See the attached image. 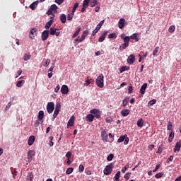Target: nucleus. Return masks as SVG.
Returning a JSON list of instances; mask_svg holds the SVG:
<instances>
[{
    "label": "nucleus",
    "mask_w": 181,
    "mask_h": 181,
    "mask_svg": "<svg viewBox=\"0 0 181 181\" xmlns=\"http://www.w3.org/2000/svg\"><path fill=\"white\" fill-rule=\"evenodd\" d=\"M119 176H121V171H117L115 175V180H119Z\"/></svg>",
    "instance_id": "obj_40"
},
{
    "label": "nucleus",
    "mask_w": 181,
    "mask_h": 181,
    "mask_svg": "<svg viewBox=\"0 0 181 181\" xmlns=\"http://www.w3.org/2000/svg\"><path fill=\"white\" fill-rule=\"evenodd\" d=\"M173 127V125L172 124V122H168L167 124V130L168 131H173V129H172Z\"/></svg>",
    "instance_id": "obj_27"
},
{
    "label": "nucleus",
    "mask_w": 181,
    "mask_h": 181,
    "mask_svg": "<svg viewBox=\"0 0 181 181\" xmlns=\"http://www.w3.org/2000/svg\"><path fill=\"white\" fill-rule=\"evenodd\" d=\"M180 148H181V141H178L176 143L175 146L174 148V152H180Z\"/></svg>",
    "instance_id": "obj_14"
},
{
    "label": "nucleus",
    "mask_w": 181,
    "mask_h": 181,
    "mask_svg": "<svg viewBox=\"0 0 181 181\" xmlns=\"http://www.w3.org/2000/svg\"><path fill=\"white\" fill-rule=\"evenodd\" d=\"M112 169H114V163H111L105 168L103 170L104 175H111L112 173Z\"/></svg>",
    "instance_id": "obj_2"
},
{
    "label": "nucleus",
    "mask_w": 181,
    "mask_h": 181,
    "mask_svg": "<svg viewBox=\"0 0 181 181\" xmlns=\"http://www.w3.org/2000/svg\"><path fill=\"white\" fill-rule=\"evenodd\" d=\"M124 43H126V45H129V40H131V37L129 36H126L123 38Z\"/></svg>",
    "instance_id": "obj_33"
},
{
    "label": "nucleus",
    "mask_w": 181,
    "mask_h": 181,
    "mask_svg": "<svg viewBox=\"0 0 181 181\" xmlns=\"http://www.w3.org/2000/svg\"><path fill=\"white\" fill-rule=\"evenodd\" d=\"M49 64H50V59H47L45 60V64H44V66H45V67H47V66H49Z\"/></svg>",
    "instance_id": "obj_57"
},
{
    "label": "nucleus",
    "mask_w": 181,
    "mask_h": 181,
    "mask_svg": "<svg viewBox=\"0 0 181 181\" xmlns=\"http://www.w3.org/2000/svg\"><path fill=\"white\" fill-rule=\"evenodd\" d=\"M37 29L33 28H31L30 31V39H35V36H37Z\"/></svg>",
    "instance_id": "obj_7"
},
{
    "label": "nucleus",
    "mask_w": 181,
    "mask_h": 181,
    "mask_svg": "<svg viewBox=\"0 0 181 181\" xmlns=\"http://www.w3.org/2000/svg\"><path fill=\"white\" fill-rule=\"evenodd\" d=\"M45 115V112L42 110H40L38 113V119L41 122H43V117Z\"/></svg>",
    "instance_id": "obj_20"
},
{
    "label": "nucleus",
    "mask_w": 181,
    "mask_h": 181,
    "mask_svg": "<svg viewBox=\"0 0 181 181\" xmlns=\"http://www.w3.org/2000/svg\"><path fill=\"white\" fill-rule=\"evenodd\" d=\"M121 114H122V117H128V115H129V110H128V109L122 110L121 111Z\"/></svg>",
    "instance_id": "obj_18"
},
{
    "label": "nucleus",
    "mask_w": 181,
    "mask_h": 181,
    "mask_svg": "<svg viewBox=\"0 0 181 181\" xmlns=\"http://www.w3.org/2000/svg\"><path fill=\"white\" fill-rule=\"evenodd\" d=\"M89 5L91 8L95 6V5H97V0H91Z\"/></svg>",
    "instance_id": "obj_41"
},
{
    "label": "nucleus",
    "mask_w": 181,
    "mask_h": 181,
    "mask_svg": "<svg viewBox=\"0 0 181 181\" xmlns=\"http://www.w3.org/2000/svg\"><path fill=\"white\" fill-rule=\"evenodd\" d=\"M62 108V105L60 103H57L55 106V110L60 111V109Z\"/></svg>",
    "instance_id": "obj_47"
},
{
    "label": "nucleus",
    "mask_w": 181,
    "mask_h": 181,
    "mask_svg": "<svg viewBox=\"0 0 181 181\" xmlns=\"http://www.w3.org/2000/svg\"><path fill=\"white\" fill-rule=\"evenodd\" d=\"M71 157V151H68L66 154V158H70Z\"/></svg>",
    "instance_id": "obj_63"
},
{
    "label": "nucleus",
    "mask_w": 181,
    "mask_h": 181,
    "mask_svg": "<svg viewBox=\"0 0 181 181\" xmlns=\"http://www.w3.org/2000/svg\"><path fill=\"white\" fill-rule=\"evenodd\" d=\"M49 34L52 36H54V35L56 36H59V35H60V30H59L57 28H50Z\"/></svg>",
    "instance_id": "obj_6"
},
{
    "label": "nucleus",
    "mask_w": 181,
    "mask_h": 181,
    "mask_svg": "<svg viewBox=\"0 0 181 181\" xmlns=\"http://www.w3.org/2000/svg\"><path fill=\"white\" fill-rule=\"evenodd\" d=\"M134 62H135V55L131 54L127 59V63H129V64H134Z\"/></svg>",
    "instance_id": "obj_13"
},
{
    "label": "nucleus",
    "mask_w": 181,
    "mask_h": 181,
    "mask_svg": "<svg viewBox=\"0 0 181 181\" xmlns=\"http://www.w3.org/2000/svg\"><path fill=\"white\" fill-rule=\"evenodd\" d=\"M125 18H120L118 22V26L119 29H122L126 25Z\"/></svg>",
    "instance_id": "obj_10"
},
{
    "label": "nucleus",
    "mask_w": 181,
    "mask_h": 181,
    "mask_svg": "<svg viewBox=\"0 0 181 181\" xmlns=\"http://www.w3.org/2000/svg\"><path fill=\"white\" fill-rule=\"evenodd\" d=\"M129 142V138H128L127 136L125 137L124 139V145H128V143Z\"/></svg>",
    "instance_id": "obj_61"
},
{
    "label": "nucleus",
    "mask_w": 181,
    "mask_h": 181,
    "mask_svg": "<svg viewBox=\"0 0 181 181\" xmlns=\"http://www.w3.org/2000/svg\"><path fill=\"white\" fill-rule=\"evenodd\" d=\"M127 71V66H122L119 69L120 73H124V71Z\"/></svg>",
    "instance_id": "obj_60"
},
{
    "label": "nucleus",
    "mask_w": 181,
    "mask_h": 181,
    "mask_svg": "<svg viewBox=\"0 0 181 181\" xmlns=\"http://www.w3.org/2000/svg\"><path fill=\"white\" fill-rule=\"evenodd\" d=\"M124 179H127V180H129V177H131V173L128 172L124 175Z\"/></svg>",
    "instance_id": "obj_48"
},
{
    "label": "nucleus",
    "mask_w": 181,
    "mask_h": 181,
    "mask_svg": "<svg viewBox=\"0 0 181 181\" xmlns=\"http://www.w3.org/2000/svg\"><path fill=\"white\" fill-rule=\"evenodd\" d=\"M101 138H102L103 141H105V142H107V141H108V134H107V132L104 129L102 130Z\"/></svg>",
    "instance_id": "obj_11"
},
{
    "label": "nucleus",
    "mask_w": 181,
    "mask_h": 181,
    "mask_svg": "<svg viewBox=\"0 0 181 181\" xmlns=\"http://www.w3.org/2000/svg\"><path fill=\"white\" fill-rule=\"evenodd\" d=\"M125 138H127V134L124 136H120V137L117 139V142L119 144L121 142H124V141H125Z\"/></svg>",
    "instance_id": "obj_34"
},
{
    "label": "nucleus",
    "mask_w": 181,
    "mask_h": 181,
    "mask_svg": "<svg viewBox=\"0 0 181 181\" xmlns=\"http://www.w3.org/2000/svg\"><path fill=\"white\" fill-rule=\"evenodd\" d=\"M129 101V98L127 97L126 98H124L122 100V105L124 107H127V105H128V102Z\"/></svg>",
    "instance_id": "obj_30"
},
{
    "label": "nucleus",
    "mask_w": 181,
    "mask_h": 181,
    "mask_svg": "<svg viewBox=\"0 0 181 181\" xmlns=\"http://www.w3.org/2000/svg\"><path fill=\"white\" fill-rule=\"evenodd\" d=\"M90 4V0H84L83 3V6H88V4Z\"/></svg>",
    "instance_id": "obj_52"
},
{
    "label": "nucleus",
    "mask_w": 181,
    "mask_h": 181,
    "mask_svg": "<svg viewBox=\"0 0 181 181\" xmlns=\"http://www.w3.org/2000/svg\"><path fill=\"white\" fill-rule=\"evenodd\" d=\"M114 37L117 38V34L113 33L108 35V39H114Z\"/></svg>",
    "instance_id": "obj_44"
},
{
    "label": "nucleus",
    "mask_w": 181,
    "mask_h": 181,
    "mask_svg": "<svg viewBox=\"0 0 181 181\" xmlns=\"http://www.w3.org/2000/svg\"><path fill=\"white\" fill-rule=\"evenodd\" d=\"M27 181H33V173L32 172L28 173Z\"/></svg>",
    "instance_id": "obj_26"
},
{
    "label": "nucleus",
    "mask_w": 181,
    "mask_h": 181,
    "mask_svg": "<svg viewBox=\"0 0 181 181\" xmlns=\"http://www.w3.org/2000/svg\"><path fill=\"white\" fill-rule=\"evenodd\" d=\"M129 37H130V39L135 40V42H139V38H138V33H134Z\"/></svg>",
    "instance_id": "obj_24"
},
{
    "label": "nucleus",
    "mask_w": 181,
    "mask_h": 181,
    "mask_svg": "<svg viewBox=\"0 0 181 181\" xmlns=\"http://www.w3.org/2000/svg\"><path fill=\"white\" fill-rule=\"evenodd\" d=\"M90 112L93 115V118H97L98 119L101 118V111L99 109H92Z\"/></svg>",
    "instance_id": "obj_3"
},
{
    "label": "nucleus",
    "mask_w": 181,
    "mask_h": 181,
    "mask_svg": "<svg viewBox=\"0 0 181 181\" xmlns=\"http://www.w3.org/2000/svg\"><path fill=\"white\" fill-rule=\"evenodd\" d=\"M90 84H91V81H90V79H87L86 81V82L84 83L83 86H85L86 87H87V86H90Z\"/></svg>",
    "instance_id": "obj_58"
},
{
    "label": "nucleus",
    "mask_w": 181,
    "mask_h": 181,
    "mask_svg": "<svg viewBox=\"0 0 181 181\" xmlns=\"http://www.w3.org/2000/svg\"><path fill=\"white\" fill-rule=\"evenodd\" d=\"M35 136H30L28 139V145L29 146H32L33 145V143L35 142Z\"/></svg>",
    "instance_id": "obj_19"
},
{
    "label": "nucleus",
    "mask_w": 181,
    "mask_h": 181,
    "mask_svg": "<svg viewBox=\"0 0 181 181\" xmlns=\"http://www.w3.org/2000/svg\"><path fill=\"white\" fill-rule=\"evenodd\" d=\"M159 52V47H156L153 52V56H156Z\"/></svg>",
    "instance_id": "obj_42"
},
{
    "label": "nucleus",
    "mask_w": 181,
    "mask_h": 181,
    "mask_svg": "<svg viewBox=\"0 0 181 181\" xmlns=\"http://www.w3.org/2000/svg\"><path fill=\"white\" fill-rule=\"evenodd\" d=\"M30 57H31L30 55L25 54L24 55V60H25V62H28V60H29L30 59Z\"/></svg>",
    "instance_id": "obj_55"
},
{
    "label": "nucleus",
    "mask_w": 181,
    "mask_h": 181,
    "mask_svg": "<svg viewBox=\"0 0 181 181\" xmlns=\"http://www.w3.org/2000/svg\"><path fill=\"white\" fill-rule=\"evenodd\" d=\"M59 19H60L62 23H65L67 19V17L66 16V14H61Z\"/></svg>",
    "instance_id": "obj_25"
},
{
    "label": "nucleus",
    "mask_w": 181,
    "mask_h": 181,
    "mask_svg": "<svg viewBox=\"0 0 181 181\" xmlns=\"http://www.w3.org/2000/svg\"><path fill=\"white\" fill-rule=\"evenodd\" d=\"M74 16V14H73L71 13H69L68 16H67V20L68 21H72Z\"/></svg>",
    "instance_id": "obj_46"
},
{
    "label": "nucleus",
    "mask_w": 181,
    "mask_h": 181,
    "mask_svg": "<svg viewBox=\"0 0 181 181\" xmlns=\"http://www.w3.org/2000/svg\"><path fill=\"white\" fill-rule=\"evenodd\" d=\"M163 151V148H162V146H159L158 148V151H157V153H162V152Z\"/></svg>",
    "instance_id": "obj_62"
},
{
    "label": "nucleus",
    "mask_w": 181,
    "mask_h": 181,
    "mask_svg": "<svg viewBox=\"0 0 181 181\" xmlns=\"http://www.w3.org/2000/svg\"><path fill=\"white\" fill-rule=\"evenodd\" d=\"M73 170H74L73 168H67V170L66 171V175H70V174L73 173Z\"/></svg>",
    "instance_id": "obj_45"
},
{
    "label": "nucleus",
    "mask_w": 181,
    "mask_h": 181,
    "mask_svg": "<svg viewBox=\"0 0 181 181\" xmlns=\"http://www.w3.org/2000/svg\"><path fill=\"white\" fill-rule=\"evenodd\" d=\"M74 119H75L74 116H72L69 119L68 124H67V128H69V127H73V125H74Z\"/></svg>",
    "instance_id": "obj_16"
},
{
    "label": "nucleus",
    "mask_w": 181,
    "mask_h": 181,
    "mask_svg": "<svg viewBox=\"0 0 181 181\" xmlns=\"http://www.w3.org/2000/svg\"><path fill=\"white\" fill-rule=\"evenodd\" d=\"M156 104V100L153 99V100H151L148 102V105H150L151 107V105H153Z\"/></svg>",
    "instance_id": "obj_53"
},
{
    "label": "nucleus",
    "mask_w": 181,
    "mask_h": 181,
    "mask_svg": "<svg viewBox=\"0 0 181 181\" xmlns=\"http://www.w3.org/2000/svg\"><path fill=\"white\" fill-rule=\"evenodd\" d=\"M54 110V103L53 102L48 103L47 105V111L49 114H52Z\"/></svg>",
    "instance_id": "obj_5"
},
{
    "label": "nucleus",
    "mask_w": 181,
    "mask_h": 181,
    "mask_svg": "<svg viewBox=\"0 0 181 181\" xmlns=\"http://www.w3.org/2000/svg\"><path fill=\"white\" fill-rule=\"evenodd\" d=\"M62 94H67L69 93V86L63 85L61 88Z\"/></svg>",
    "instance_id": "obj_12"
},
{
    "label": "nucleus",
    "mask_w": 181,
    "mask_h": 181,
    "mask_svg": "<svg viewBox=\"0 0 181 181\" xmlns=\"http://www.w3.org/2000/svg\"><path fill=\"white\" fill-rule=\"evenodd\" d=\"M37 4H39L38 1H34L33 4H31L30 5V9H32V11H35L36 9V6H37Z\"/></svg>",
    "instance_id": "obj_23"
},
{
    "label": "nucleus",
    "mask_w": 181,
    "mask_h": 181,
    "mask_svg": "<svg viewBox=\"0 0 181 181\" xmlns=\"http://www.w3.org/2000/svg\"><path fill=\"white\" fill-rule=\"evenodd\" d=\"M59 112H60V110H54V114H53V117H52V121H54V119H56L57 115H59Z\"/></svg>",
    "instance_id": "obj_36"
},
{
    "label": "nucleus",
    "mask_w": 181,
    "mask_h": 181,
    "mask_svg": "<svg viewBox=\"0 0 181 181\" xmlns=\"http://www.w3.org/2000/svg\"><path fill=\"white\" fill-rule=\"evenodd\" d=\"M113 119L111 118V117L106 118V122H112Z\"/></svg>",
    "instance_id": "obj_64"
},
{
    "label": "nucleus",
    "mask_w": 181,
    "mask_h": 181,
    "mask_svg": "<svg viewBox=\"0 0 181 181\" xmlns=\"http://www.w3.org/2000/svg\"><path fill=\"white\" fill-rule=\"evenodd\" d=\"M81 28H78L76 31L73 34L72 37L74 39V37H76V36H78V33H80Z\"/></svg>",
    "instance_id": "obj_38"
},
{
    "label": "nucleus",
    "mask_w": 181,
    "mask_h": 181,
    "mask_svg": "<svg viewBox=\"0 0 181 181\" xmlns=\"http://www.w3.org/2000/svg\"><path fill=\"white\" fill-rule=\"evenodd\" d=\"M83 172H84V165L81 164L78 168V173H83Z\"/></svg>",
    "instance_id": "obj_43"
},
{
    "label": "nucleus",
    "mask_w": 181,
    "mask_h": 181,
    "mask_svg": "<svg viewBox=\"0 0 181 181\" xmlns=\"http://www.w3.org/2000/svg\"><path fill=\"white\" fill-rule=\"evenodd\" d=\"M162 176H163V174L162 173H158L156 174L155 177H156V179H160Z\"/></svg>",
    "instance_id": "obj_54"
},
{
    "label": "nucleus",
    "mask_w": 181,
    "mask_h": 181,
    "mask_svg": "<svg viewBox=\"0 0 181 181\" xmlns=\"http://www.w3.org/2000/svg\"><path fill=\"white\" fill-rule=\"evenodd\" d=\"M160 168V164H157L156 165V168L155 169L153 170V172L155 173V172H157L158 171V169H159Z\"/></svg>",
    "instance_id": "obj_59"
},
{
    "label": "nucleus",
    "mask_w": 181,
    "mask_h": 181,
    "mask_svg": "<svg viewBox=\"0 0 181 181\" xmlns=\"http://www.w3.org/2000/svg\"><path fill=\"white\" fill-rule=\"evenodd\" d=\"M50 11H55V12H57V9H59V7H57V6L56 4H52L50 8H49Z\"/></svg>",
    "instance_id": "obj_35"
},
{
    "label": "nucleus",
    "mask_w": 181,
    "mask_h": 181,
    "mask_svg": "<svg viewBox=\"0 0 181 181\" xmlns=\"http://www.w3.org/2000/svg\"><path fill=\"white\" fill-rule=\"evenodd\" d=\"M23 84H25V80H21L17 82L16 83V86L17 87H22V86H23Z\"/></svg>",
    "instance_id": "obj_39"
},
{
    "label": "nucleus",
    "mask_w": 181,
    "mask_h": 181,
    "mask_svg": "<svg viewBox=\"0 0 181 181\" xmlns=\"http://www.w3.org/2000/svg\"><path fill=\"white\" fill-rule=\"evenodd\" d=\"M34 125H35V128H37V127H39L40 125V119L35 120Z\"/></svg>",
    "instance_id": "obj_51"
},
{
    "label": "nucleus",
    "mask_w": 181,
    "mask_h": 181,
    "mask_svg": "<svg viewBox=\"0 0 181 181\" xmlns=\"http://www.w3.org/2000/svg\"><path fill=\"white\" fill-rule=\"evenodd\" d=\"M11 173L13 175V177L15 178V177H16L18 175V171L16 170H11Z\"/></svg>",
    "instance_id": "obj_56"
},
{
    "label": "nucleus",
    "mask_w": 181,
    "mask_h": 181,
    "mask_svg": "<svg viewBox=\"0 0 181 181\" xmlns=\"http://www.w3.org/2000/svg\"><path fill=\"white\" fill-rule=\"evenodd\" d=\"M88 35V30H86L83 32V34L81 35V38L83 40H86V37H87V35Z\"/></svg>",
    "instance_id": "obj_29"
},
{
    "label": "nucleus",
    "mask_w": 181,
    "mask_h": 181,
    "mask_svg": "<svg viewBox=\"0 0 181 181\" xmlns=\"http://www.w3.org/2000/svg\"><path fill=\"white\" fill-rule=\"evenodd\" d=\"M137 126L139 127V128H142V127H144V119H139L137 121Z\"/></svg>",
    "instance_id": "obj_28"
},
{
    "label": "nucleus",
    "mask_w": 181,
    "mask_h": 181,
    "mask_svg": "<svg viewBox=\"0 0 181 181\" xmlns=\"http://www.w3.org/2000/svg\"><path fill=\"white\" fill-rule=\"evenodd\" d=\"M53 25V20H49L45 25V29H49Z\"/></svg>",
    "instance_id": "obj_32"
},
{
    "label": "nucleus",
    "mask_w": 181,
    "mask_h": 181,
    "mask_svg": "<svg viewBox=\"0 0 181 181\" xmlns=\"http://www.w3.org/2000/svg\"><path fill=\"white\" fill-rule=\"evenodd\" d=\"M128 46H129V45L123 43L119 46V50H124V49H127V47H128Z\"/></svg>",
    "instance_id": "obj_31"
},
{
    "label": "nucleus",
    "mask_w": 181,
    "mask_h": 181,
    "mask_svg": "<svg viewBox=\"0 0 181 181\" xmlns=\"http://www.w3.org/2000/svg\"><path fill=\"white\" fill-rule=\"evenodd\" d=\"M175 138V132L173 131L170 132L168 137V142H173Z\"/></svg>",
    "instance_id": "obj_21"
},
{
    "label": "nucleus",
    "mask_w": 181,
    "mask_h": 181,
    "mask_svg": "<svg viewBox=\"0 0 181 181\" xmlns=\"http://www.w3.org/2000/svg\"><path fill=\"white\" fill-rule=\"evenodd\" d=\"M86 119L88 122H93L94 121V116L90 113L86 116Z\"/></svg>",
    "instance_id": "obj_17"
},
{
    "label": "nucleus",
    "mask_w": 181,
    "mask_h": 181,
    "mask_svg": "<svg viewBox=\"0 0 181 181\" xmlns=\"http://www.w3.org/2000/svg\"><path fill=\"white\" fill-rule=\"evenodd\" d=\"M41 37L43 42H45V40H47V39L49 38V30H44L42 33Z\"/></svg>",
    "instance_id": "obj_9"
},
{
    "label": "nucleus",
    "mask_w": 181,
    "mask_h": 181,
    "mask_svg": "<svg viewBox=\"0 0 181 181\" xmlns=\"http://www.w3.org/2000/svg\"><path fill=\"white\" fill-rule=\"evenodd\" d=\"M129 168V164H127V165L122 169V173H125V172L127 171V169H128Z\"/></svg>",
    "instance_id": "obj_50"
},
{
    "label": "nucleus",
    "mask_w": 181,
    "mask_h": 181,
    "mask_svg": "<svg viewBox=\"0 0 181 181\" xmlns=\"http://www.w3.org/2000/svg\"><path fill=\"white\" fill-rule=\"evenodd\" d=\"M95 83L99 88H103L104 87V75H99L96 78Z\"/></svg>",
    "instance_id": "obj_1"
},
{
    "label": "nucleus",
    "mask_w": 181,
    "mask_h": 181,
    "mask_svg": "<svg viewBox=\"0 0 181 181\" xmlns=\"http://www.w3.org/2000/svg\"><path fill=\"white\" fill-rule=\"evenodd\" d=\"M175 30H176V27L174 25H173L170 26V28H168V32L170 33H173V32H175Z\"/></svg>",
    "instance_id": "obj_37"
},
{
    "label": "nucleus",
    "mask_w": 181,
    "mask_h": 181,
    "mask_svg": "<svg viewBox=\"0 0 181 181\" xmlns=\"http://www.w3.org/2000/svg\"><path fill=\"white\" fill-rule=\"evenodd\" d=\"M35 153L33 150H30L28 152V162H32V160L33 159V156H35Z\"/></svg>",
    "instance_id": "obj_8"
},
{
    "label": "nucleus",
    "mask_w": 181,
    "mask_h": 181,
    "mask_svg": "<svg viewBox=\"0 0 181 181\" xmlns=\"http://www.w3.org/2000/svg\"><path fill=\"white\" fill-rule=\"evenodd\" d=\"M103 25H104V20L101 21L100 23L97 25L95 29L93 30L91 36H95V35H97V33H98V30L101 29V26H103Z\"/></svg>",
    "instance_id": "obj_4"
},
{
    "label": "nucleus",
    "mask_w": 181,
    "mask_h": 181,
    "mask_svg": "<svg viewBox=\"0 0 181 181\" xmlns=\"http://www.w3.org/2000/svg\"><path fill=\"white\" fill-rule=\"evenodd\" d=\"M147 87H148V83H144L140 88L139 93H141V94H145V91L146 90Z\"/></svg>",
    "instance_id": "obj_15"
},
{
    "label": "nucleus",
    "mask_w": 181,
    "mask_h": 181,
    "mask_svg": "<svg viewBox=\"0 0 181 181\" xmlns=\"http://www.w3.org/2000/svg\"><path fill=\"white\" fill-rule=\"evenodd\" d=\"M114 159V154L111 153L107 157V160L110 162V160H112Z\"/></svg>",
    "instance_id": "obj_49"
},
{
    "label": "nucleus",
    "mask_w": 181,
    "mask_h": 181,
    "mask_svg": "<svg viewBox=\"0 0 181 181\" xmlns=\"http://www.w3.org/2000/svg\"><path fill=\"white\" fill-rule=\"evenodd\" d=\"M83 40H84L81 37H80V36H78L76 39L74 40V43L76 46V45H78V43H81V42H83Z\"/></svg>",
    "instance_id": "obj_22"
}]
</instances>
